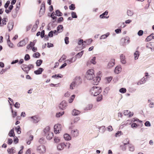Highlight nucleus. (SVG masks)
Segmentation results:
<instances>
[{"label":"nucleus","mask_w":154,"mask_h":154,"mask_svg":"<svg viewBox=\"0 0 154 154\" xmlns=\"http://www.w3.org/2000/svg\"><path fill=\"white\" fill-rule=\"evenodd\" d=\"M63 30V27L62 25H59L57 27V33H60L62 32Z\"/></svg>","instance_id":"obj_22"},{"label":"nucleus","mask_w":154,"mask_h":154,"mask_svg":"<svg viewBox=\"0 0 154 154\" xmlns=\"http://www.w3.org/2000/svg\"><path fill=\"white\" fill-rule=\"evenodd\" d=\"M69 38L67 37H66L64 39L65 43L66 45L68 44L69 43Z\"/></svg>","instance_id":"obj_57"},{"label":"nucleus","mask_w":154,"mask_h":154,"mask_svg":"<svg viewBox=\"0 0 154 154\" xmlns=\"http://www.w3.org/2000/svg\"><path fill=\"white\" fill-rule=\"evenodd\" d=\"M134 59L135 60H136L138 59V57L139 55L138 51H136L134 54Z\"/></svg>","instance_id":"obj_32"},{"label":"nucleus","mask_w":154,"mask_h":154,"mask_svg":"<svg viewBox=\"0 0 154 154\" xmlns=\"http://www.w3.org/2000/svg\"><path fill=\"white\" fill-rule=\"evenodd\" d=\"M10 3V1H8L4 5V7L5 8L7 9Z\"/></svg>","instance_id":"obj_55"},{"label":"nucleus","mask_w":154,"mask_h":154,"mask_svg":"<svg viewBox=\"0 0 154 154\" xmlns=\"http://www.w3.org/2000/svg\"><path fill=\"white\" fill-rule=\"evenodd\" d=\"M148 76H149V75H148V73H146V75L145 76L146 78H145L144 77L143 78L140 80V81H141L142 82H143V83H144L146 81V79H147V78H148Z\"/></svg>","instance_id":"obj_29"},{"label":"nucleus","mask_w":154,"mask_h":154,"mask_svg":"<svg viewBox=\"0 0 154 154\" xmlns=\"http://www.w3.org/2000/svg\"><path fill=\"white\" fill-rule=\"evenodd\" d=\"M143 33V30H140L138 31L137 33V35L139 36H142Z\"/></svg>","instance_id":"obj_56"},{"label":"nucleus","mask_w":154,"mask_h":154,"mask_svg":"<svg viewBox=\"0 0 154 154\" xmlns=\"http://www.w3.org/2000/svg\"><path fill=\"white\" fill-rule=\"evenodd\" d=\"M79 119L80 118L79 117H76L74 118L73 122L71 123V124L72 125L74 123H77V122L79 120Z\"/></svg>","instance_id":"obj_34"},{"label":"nucleus","mask_w":154,"mask_h":154,"mask_svg":"<svg viewBox=\"0 0 154 154\" xmlns=\"http://www.w3.org/2000/svg\"><path fill=\"white\" fill-rule=\"evenodd\" d=\"M102 91L100 87L94 86L90 90V93L91 95L94 96L98 95Z\"/></svg>","instance_id":"obj_1"},{"label":"nucleus","mask_w":154,"mask_h":154,"mask_svg":"<svg viewBox=\"0 0 154 154\" xmlns=\"http://www.w3.org/2000/svg\"><path fill=\"white\" fill-rule=\"evenodd\" d=\"M44 69L42 68H39L38 70H35L34 71V73L36 75H39L42 73Z\"/></svg>","instance_id":"obj_19"},{"label":"nucleus","mask_w":154,"mask_h":154,"mask_svg":"<svg viewBox=\"0 0 154 154\" xmlns=\"http://www.w3.org/2000/svg\"><path fill=\"white\" fill-rule=\"evenodd\" d=\"M46 136V138L48 140H51L54 136V134L53 132H49L48 133L45 135Z\"/></svg>","instance_id":"obj_17"},{"label":"nucleus","mask_w":154,"mask_h":154,"mask_svg":"<svg viewBox=\"0 0 154 154\" xmlns=\"http://www.w3.org/2000/svg\"><path fill=\"white\" fill-rule=\"evenodd\" d=\"M69 9L71 10H74L75 9V5L74 4H72L69 7Z\"/></svg>","instance_id":"obj_46"},{"label":"nucleus","mask_w":154,"mask_h":154,"mask_svg":"<svg viewBox=\"0 0 154 154\" xmlns=\"http://www.w3.org/2000/svg\"><path fill=\"white\" fill-rule=\"evenodd\" d=\"M50 130V127L49 126L46 127L44 130V132L45 133V135L48 133L49 132V130Z\"/></svg>","instance_id":"obj_30"},{"label":"nucleus","mask_w":154,"mask_h":154,"mask_svg":"<svg viewBox=\"0 0 154 154\" xmlns=\"http://www.w3.org/2000/svg\"><path fill=\"white\" fill-rule=\"evenodd\" d=\"M38 27V26L35 25H34L32 29V31L33 32H35L37 29Z\"/></svg>","instance_id":"obj_53"},{"label":"nucleus","mask_w":154,"mask_h":154,"mask_svg":"<svg viewBox=\"0 0 154 154\" xmlns=\"http://www.w3.org/2000/svg\"><path fill=\"white\" fill-rule=\"evenodd\" d=\"M14 106L15 108H19L20 107V104L18 102H16L14 104Z\"/></svg>","instance_id":"obj_64"},{"label":"nucleus","mask_w":154,"mask_h":154,"mask_svg":"<svg viewBox=\"0 0 154 154\" xmlns=\"http://www.w3.org/2000/svg\"><path fill=\"white\" fill-rule=\"evenodd\" d=\"M93 79L92 82V84L94 85H97L100 80V78L98 77H94L92 79Z\"/></svg>","instance_id":"obj_9"},{"label":"nucleus","mask_w":154,"mask_h":154,"mask_svg":"<svg viewBox=\"0 0 154 154\" xmlns=\"http://www.w3.org/2000/svg\"><path fill=\"white\" fill-rule=\"evenodd\" d=\"M120 59L121 62L122 64H124L126 63V61L125 60V56H124L123 54H122L120 55Z\"/></svg>","instance_id":"obj_23"},{"label":"nucleus","mask_w":154,"mask_h":154,"mask_svg":"<svg viewBox=\"0 0 154 154\" xmlns=\"http://www.w3.org/2000/svg\"><path fill=\"white\" fill-rule=\"evenodd\" d=\"M129 113H130V112L128 110H125L124 111V114L125 115H128Z\"/></svg>","instance_id":"obj_63"},{"label":"nucleus","mask_w":154,"mask_h":154,"mask_svg":"<svg viewBox=\"0 0 154 154\" xmlns=\"http://www.w3.org/2000/svg\"><path fill=\"white\" fill-rule=\"evenodd\" d=\"M41 55L38 52H36L34 53L33 55V57L35 58H38Z\"/></svg>","instance_id":"obj_39"},{"label":"nucleus","mask_w":154,"mask_h":154,"mask_svg":"<svg viewBox=\"0 0 154 154\" xmlns=\"http://www.w3.org/2000/svg\"><path fill=\"white\" fill-rule=\"evenodd\" d=\"M64 113V111H62V112H59L57 113L56 116L57 117H59L62 116Z\"/></svg>","instance_id":"obj_40"},{"label":"nucleus","mask_w":154,"mask_h":154,"mask_svg":"<svg viewBox=\"0 0 154 154\" xmlns=\"http://www.w3.org/2000/svg\"><path fill=\"white\" fill-rule=\"evenodd\" d=\"M80 113V112L75 109H74L72 112V114L73 116H76L78 115Z\"/></svg>","instance_id":"obj_21"},{"label":"nucleus","mask_w":154,"mask_h":154,"mask_svg":"<svg viewBox=\"0 0 154 154\" xmlns=\"http://www.w3.org/2000/svg\"><path fill=\"white\" fill-rule=\"evenodd\" d=\"M13 26L14 23L13 21H11L9 22L7 26L9 32H10L11 30H12L13 28Z\"/></svg>","instance_id":"obj_14"},{"label":"nucleus","mask_w":154,"mask_h":154,"mask_svg":"<svg viewBox=\"0 0 154 154\" xmlns=\"http://www.w3.org/2000/svg\"><path fill=\"white\" fill-rule=\"evenodd\" d=\"M93 107V105L89 104L88 105L84 108V109L85 111L90 110Z\"/></svg>","instance_id":"obj_24"},{"label":"nucleus","mask_w":154,"mask_h":154,"mask_svg":"<svg viewBox=\"0 0 154 154\" xmlns=\"http://www.w3.org/2000/svg\"><path fill=\"white\" fill-rule=\"evenodd\" d=\"M112 77L111 76L107 77L106 78V83H109L112 79Z\"/></svg>","instance_id":"obj_36"},{"label":"nucleus","mask_w":154,"mask_h":154,"mask_svg":"<svg viewBox=\"0 0 154 154\" xmlns=\"http://www.w3.org/2000/svg\"><path fill=\"white\" fill-rule=\"evenodd\" d=\"M133 14L134 12L133 11L130 10H128L127 11V14L128 16H131L133 15Z\"/></svg>","instance_id":"obj_37"},{"label":"nucleus","mask_w":154,"mask_h":154,"mask_svg":"<svg viewBox=\"0 0 154 154\" xmlns=\"http://www.w3.org/2000/svg\"><path fill=\"white\" fill-rule=\"evenodd\" d=\"M7 43L9 47L11 48H13V45L12 43H11L9 38H8L7 40Z\"/></svg>","instance_id":"obj_41"},{"label":"nucleus","mask_w":154,"mask_h":154,"mask_svg":"<svg viewBox=\"0 0 154 154\" xmlns=\"http://www.w3.org/2000/svg\"><path fill=\"white\" fill-rule=\"evenodd\" d=\"M45 31L44 30H43L41 32L40 36L42 38L45 36Z\"/></svg>","instance_id":"obj_58"},{"label":"nucleus","mask_w":154,"mask_h":154,"mask_svg":"<svg viewBox=\"0 0 154 154\" xmlns=\"http://www.w3.org/2000/svg\"><path fill=\"white\" fill-rule=\"evenodd\" d=\"M73 127L70 126L69 128V130L71 131V135L74 137H77L79 134V131L76 129L73 130Z\"/></svg>","instance_id":"obj_3"},{"label":"nucleus","mask_w":154,"mask_h":154,"mask_svg":"<svg viewBox=\"0 0 154 154\" xmlns=\"http://www.w3.org/2000/svg\"><path fill=\"white\" fill-rule=\"evenodd\" d=\"M102 95H99L97 98V101L99 102L101 101L102 99Z\"/></svg>","instance_id":"obj_49"},{"label":"nucleus","mask_w":154,"mask_h":154,"mask_svg":"<svg viewBox=\"0 0 154 154\" xmlns=\"http://www.w3.org/2000/svg\"><path fill=\"white\" fill-rule=\"evenodd\" d=\"M45 147L43 146H40L38 147L37 151L39 153H44L45 152Z\"/></svg>","instance_id":"obj_10"},{"label":"nucleus","mask_w":154,"mask_h":154,"mask_svg":"<svg viewBox=\"0 0 154 154\" xmlns=\"http://www.w3.org/2000/svg\"><path fill=\"white\" fill-rule=\"evenodd\" d=\"M26 44V39H24L20 42L17 45L19 47H22L25 45Z\"/></svg>","instance_id":"obj_15"},{"label":"nucleus","mask_w":154,"mask_h":154,"mask_svg":"<svg viewBox=\"0 0 154 154\" xmlns=\"http://www.w3.org/2000/svg\"><path fill=\"white\" fill-rule=\"evenodd\" d=\"M94 71L91 69L88 70L86 72L85 77L89 80H91L94 77Z\"/></svg>","instance_id":"obj_2"},{"label":"nucleus","mask_w":154,"mask_h":154,"mask_svg":"<svg viewBox=\"0 0 154 154\" xmlns=\"http://www.w3.org/2000/svg\"><path fill=\"white\" fill-rule=\"evenodd\" d=\"M115 64V60L114 59H112L108 64L107 67L109 68H111Z\"/></svg>","instance_id":"obj_13"},{"label":"nucleus","mask_w":154,"mask_h":154,"mask_svg":"<svg viewBox=\"0 0 154 154\" xmlns=\"http://www.w3.org/2000/svg\"><path fill=\"white\" fill-rule=\"evenodd\" d=\"M31 119V121L34 123H37L40 120V118L37 116H35L29 118Z\"/></svg>","instance_id":"obj_6"},{"label":"nucleus","mask_w":154,"mask_h":154,"mask_svg":"<svg viewBox=\"0 0 154 154\" xmlns=\"http://www.w3.org/2000/svg\"><path fill=\"white\" fill-rule=\"evenodd\" d=\"M8 135L11 137H14L15 136V135L13 129H12L8 133Z\"/></svg>","instance_id":"obj_28"},{"label":"nucleus","mask_w":154,"mask_h":154,"mask_svg":"<svg viewBox=\"0 0 154 154\" xmlns=\"http://www.w3.org/2000/svg\"><path fill=\"white\" fill-rule=\"evenodd\" d=\"M75 95H73L71 96L70 99H69V100H68V101L69 103H71L72 102L75 97Z\"/></svg>","instance_id":"obj_42"},{"label":"nucleus","mask_w":154,"mask_h":154,"mask_svg":"<svg viewBox=\"0 0 154 154\" xmlns=\"http://www.w3.org/2000/svg\"><path fill=\"white\" fill-rule=\"evenodd\" d=\"M109 35V32H107L106 34L102 35L101 36L100 39L106 38Z\"/></svg>","instance_id":"obj_31"},{"label":"nucleus","mask_w":154,"mask_h":154,"mask_svg":"<svg viewBox=\"0 0 154 154\" xmlns=\"http://www.w3.org/2000/svg\"><path fill=\"white\" fill-rule=\"evenodd\" d=\"M15 129L17 131V132L18 134H19L21 133V131L20 130V126H17L15 128Z\"/></svg>","instance_id":"obj_38"},{"label":"nucleus","mask_w":154,"mask_h":154,"mask_svg":"<svg viewBox=\"0 0 154 154\" xmlns=\"http://www.w3.org/2000/svg\"><path fill=\"white\" fill-rule=\"evenodd\" d=\"M144 124L146 126L149 127L151 126V124L149 121H146Z\"/></svg>","instance_id":"obj_61"},{"label":"nucleus","mask_w":154,"mask_h":154,"mask_svg":"<svg viewBox=\"0 0 154 154\" xmlns=\"http://www.w3.org/2000/svg\"><path fill=\"white\" fill-rule=\"evenodd\" d=\"M105 127L104 126H103L100 127L99 128L100 131L102 133H104L105 131Z\"/></svg>","instance_id":"obj_43"},{"label":"nucleus","mask_w":154,"mask_h":154,"mask_svg":"<svg viewBox=\"0 0 154 154\" xmlns=\"http://www.w3.org/2000/svg\"><path fill=\"white\" fill-rule=\"evenodd\" d=\"M126 91V88H122L119 90V92L122 93H124Z\"/></svg>","instance_id":"obj_51"},{"label":"nucleus","mask_w":154,"mask_h":154,"mask_svg":"<svg viewBox=\"0 0 154 154\" xmlns=\"http://www.w3.org/2000/svg\"><path fill=\"white\" fill-rule=\"evenodd\" d=\"M122 134V132L119 131L115 134V136L116 137H119Z\"/></svg>","instance_id":"obj_54"},{"label":"nucleus","mask_w":154,"mask_h":154,"mask_svg":"<svg viewBox=\"0 0 154 154\" xmlns=\"http://www.w3.org/2000/svg\"><path fill=\"white\" fill-rule=\"evenodd\" d=\"M76 83L75 81H74L72 82L70 85V89H73L74 88L76 85Z\"/></svg>","instance_id":"obj_27"},{"label":"nucleus","mask_w":154,"mask_h":154,"mask_svg":"<svg viewBox=\"0 0 154 154\" xmlns=\"http://www.w3.org/2000/svg\"><path fill=\"white\" fill-rule=\"evenodd\" d=\"M22 69L25 72H26V74H28V72L29 71L28 68V65L26 64H23L21 66Z\"/></svg>","instance_id":"obj_12"},{"label":"nucleus","mask_w":154,"mask_h":154,"mask_svg":"<svg viewBox=\"0 0 154 154\" xmlns=\"http://www.w3.org/2000/svg\"><path fill=\"white\" fill-rule=\"evenodd\" d=\"M66 145L64 143H61L58 144L57 146V149L59 151H61L63 150Z\"/></svg>","instance_id":"obj_11"},{"label":"nucleus","mask_w":154,"mask_h":154,"mask_svg":"<svg viewBox=\"0 0 154 154\" xmlns=\"http://www.w3.org/2000/svg\"><path fill=\"white\" fill-rule=\"evenodd\" d=\"M96 57H93V58L91 60V62L93 64H94L96 63L95 60Z\"/></svg>","instance_id":"obj_59"},{"label":"nucleus","mask_w":154,"mask_h":154,"mask_svg":"<svg viewBox=\"0 0 154 154\" xmlns=\"http://www.w3.org/2000/svg\"><path fill=\"white\" fill-rule=\"evenodd\" d=\"M152 39H154V33H152L148 36L146 38L145 40L146 42H149Z\"/></svg>","instance_id":"obj_18"},{"label":"nucleus","mask_w":154,"mask_h":154,"mask_svg":"<svg viewBox=\"0 0 154 154\" xmlns=\"http://www.w3.org/2000/svg\"><path fill=\"white\" fill-rule=\"evenodd\" d=\"M93 41V40L92 39H89L86 41H85L84 43H86L87 45H88L91 44V43Z\"/></svg>","instance_id":"obj_47"},{"label":"nucleus","mask_w":154,"mask_h":154,"mask_svg":"<svg viewBox=\"0 0 154 154\" xmlns=\"http://www.w3.org/2000/svg\"><path fill=\"white\" fill-rule=\"evenodd\" d=\"M54 140L55 143H58L60 142V139L59 137H55Z\"/></svg>","instance_id":"obj_50"},{"label":"nucleus","mask_w":154,"mask_h":154,"mask_svg":"<svg viewBox=\"0 0 154 154\" xmlns=\"http://www.w3.org/2000/svg\"><path fill=\"white\" fill-rule=\"evenodd\" d=\"M84 51H82L81 52H79L76 55L75 57V60H74L73 62H74L76 60L77 58H80L82 55L83 53H84Z\"/></svg>","instance_id":"obj_16"},{"label":"nucleus","mask_w":154,"mask_h":154,"mask_svg":"<svg viewBox=\"0 0 154 154\" xmlns=\"http://www.w3.org/2000/svg\"><path fill=\"white\" fill-rule=\"evenodd\" d=\"M73 58V57L72 58H70V59L67 60L65 61L68 64H70L72 63L73 62L72 60Z\"/></svg>","instance_id":"obj_45"},{"label":"nucleus","mask_w":154,"mask_h":154,"mask_svg":"<svg viewBox=\"0 0 154 154\" xmlns=\"http://www.w3.org/2000/svg\"><path fill=\"white\" fill-rule=\"evenodd\" d=\"M71 15L72 18H77V16L75 12H72Z\"/></svg>","instance_id":"obj_52"},{"label":"nucleus","mask_w":154,"mask_h":154,"mask_svg":"<svg viewBox=\"0 0 154 154\" xmlns=\"http://www.w3.org/2000/svg\"><path fill=\"white\" fill-rule=\"evenodd\" d=\"M64 138L66 140H69L71 139V136L67 134H65L64 135Z\"/></svg>","instance_id":"obj_26"},{"label":"nucleus","mask_w":154,"mask_h":154,"mask_svg":"<svg viewBox=\"0 0 154 154\" xmlns=\"http://www.w3.org/2000/svg\"><path fill=\"white\" fill-rule=\"evenodd\" d=\"M45 11V5L44 2H43L41 5L39 13V17H41L44 14Z\"/></svg>","instance_id":"obj_4"},{"label":"nucleus","mask_w":154,"mask_h":154,"mask_svg":"<svg viewBox=\"0 0 154 154\" xmlns=\"http://www.w3.org/2000/svg\"><path fill=\"white\" fill-rule=\"evenodd\" d=\"M24 58V60L26 61H28L30 59V57L29 54H26L25 55Z\"/></svg>","instance_id":"obj_48"},{"label":"nucleus","mask_w":154,"mask_h":154,"mask_svg":"<svg viewBox=\"0 0 154 154\" xmlns=\"http://www.w3.org/2000/svg\"><path fill=\"white\" fill-rule=\"evenodd\" d=\"M65 100H63L59 104V107L60 109L63 110H64L66 108L67 104Z\"/></svg>","instance_id":"obj_5"},{"label":"nucleus","mask_w":154,"mask_h":154,"mask_svg":"<svg viewBox=\"0 0 154 154\" xmlns=\"http://www.w3.org/2000/svg\"><path fill=\"white\" fill-rule=\"evenodd\" d=\"M121 70L122 68L121 67V66H118L115 68V69L114 70V72L116 74H118L120 72H121Z\"/></svg>","instance_id":"obj_20"},{"label":"nucleus","mask_w":154,"mask_h":154,"mask_svg":"<svg viewBox=\"0 0 154 154\" xmlns=\"http://www.w3.org/2000/svg\"><path fill=\"white\" fill-rule=\"evenodd\" d=\"M39 142L41 144L44 143L45 142L44 139L43 138H41L39 140Z\"/></svg>","instance_id":"obj_62"},{"label":"nucleus","mask_w":154,"mask_h":154,"mask_svg":"<svg viewBox=\"0 0 154 154\" xmlns=\"http://www.w3.org/2000/svg\"><path fill=\"white\" fill-rule=\"evenodd\" d=\"M129 42V40L128 37H127L126 38H123L121 39V44L122 45L125 46Z\"/></svg>","instance_id":"obj_7"},{"label":"nucleus","mask_w":154,"mask_h":154,"mask_svg":"<svg viewBox=\"0 0 154 154\" xmlns=\"http://www.w3.org/2000/svg\"><path fill=\"white\" fill-rule=\"evenodd\" d=\"M11 109L13 117L14 118L17 116V112L15 111H14L11 107Z\"/></svg>","instance_id":"obj_44"},{"label":"nucleus","mask_w":154,"mask_h":154,"mask_svg":"<svg viewBox=\"0 0 154 154\" xmlns=\"http://www.w3.org/2000/svg\"><path fill=\"white\" fill-rule=\"evenodd\" d=\"M55 12V15L58 16H61L63 15V14L59 10H57Z\"/></svg>","instance_id":"obj_35"},{"label":"nucleus","mask_w":154,"mask_h":154,"mask_svg":"<svg viewBox=\"0 0 154 154\" xmlns=\"http://www.w3.org/2000/svg\"><path fill=\"white\" fill-rule=\"evenodd\" d=\"M63 20V17H59L57 20V22L58 23H60L61 22H62Z\"/></svg>","instance_id":"obj_60"},{"label":"nucleus","mask_w":154,"mask_h":154,"mask_svg":"<svg viewBox=\"0 0 154 154\" xmlns=\"http://www.w3.org/2000/svg\"><path fill=\"white\" fill-rule=\"evenodd\" d=\"M61 125L60 124H57L55 125L54 126V132L55 134H57L59 133V131L61 130Z\"/></svg>","instance_id":"obj_8"},{"label":"nucleus","mask_w":154,"mask_h":154,"mask_svg":"<svg viewBox=\"0 0 154 154\" xmlns=\"http://www.w3.org/2000/svg\"><path fill=\"white\" fill-rule=\"evenodd\" d=\"M42 60H37L36 62V66H40L42 63Z\"/></svg>","instance_id":"obj_33"},{"label":"nucleus","mask_w":154,"mask_h":154,"mask_svg":"<svg viewBox=\"0 0 154 154\" xmlns=\"http://www.w3.org/2000/svg\"><path fill=\"white\" fill-rule=\"evenodd\" d=\"M108 12L107 11H106L104 12L102 14L100 15V18L102 19L105 18H108V17H105V15H107L108 14Z\"/></svg>","instance_id":"obj_25"}]
</instances>
